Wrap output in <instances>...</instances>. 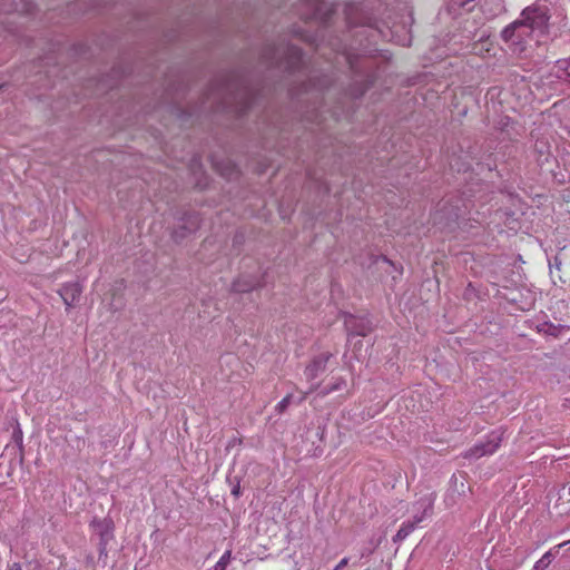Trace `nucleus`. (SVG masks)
Returning <instances> with one entry per match:
<instances>
[{
	"label": "nucleus",
	"instance_id": "nucleus-11",
	"mask_svg": "<svg viewBox=\"0 0 570 570\" xmlns=\"http://www.w3.org/2000/svg\"><path fill=\"white\" fill-rule=\"evenodd\" d=\"M345 327L348 335L366 336L373 331L372 322L366 317L348 315L345 317Z\"/></svg>",
	"mask_w": 570,
	"mask_h": 570
},
{
	"label": "nucleus",
	"instance_id": "nucleus-7",
	"mask_svg": "<svg viewBox=\"0 0 570 570\" xmlns=\"http://www.w3.org/2000/svg\"><path fill=\"white\" fill-rule=\"evenodd\" d=\"M466 205L461 198H448L442 199L438 204V210L434 216V220L441 223L445 222L446 225L450 223H456L465 214Z\"/></svg>",
	"mask_w": 570,
	"mask_h": 570
},
{
	"label": "nucleus",
	"instance_id": "nucleus-16",
	"mask_svg": "<svg viewBox=\"0 0 570 570\" xmlns=\"http://www.w3.org/2000/svg\"><path fill=\"white\" fill-rule=\"evenodd\" d=\"M94 534H110L114 531V521L110 518L94 519L90 523Z\"/></svg>",
	"mask_w": 570,
	"mask_h": 570
},
{
	"label": "nucleus",
	"instance_id": "nucleus-19",
	"mask_svg": "<svg viewBox=\"0 0 570 570\" xmlns=\"http://www.w3.org/2000/svg\"><path fill=\"white\" fill-rule=\"evenodd\" d=\"M556 68L558 69V72H561L558 75V78L570 83V58L557 60Z\"/></svg>",
	"mask_w": 570,
	"mask_h": 570
},
{
	"label": "nucleus",
	"instance_id": "nucleus-13",
	"mask_svg": "<svg viewBox=\"0 0 570 570\" xmlns=\"http://www.w3.org/2000/svg\"><path fill=\"white\" fill-rule=\"evenodd\" d=\"M331 353H322L315 356L312 362L305 367L304 375L308 381L315 380L318 375L325 372Z\"/></svg>",
	"mask_w": 570,
	"mask_h": 570
},
{
	"label": "nucleus",
	"instance_id": "nucleus-24",
	"mask_svg": "<svg viewBox=\"0 0 570 570\" xmlns=\"http://www.w3.org/2000/svg\"><path fill=\"white\" fill-rule=\"evenodd\" d=\"M538 331L539 332H542L544 334H548V335H557V332H558V327L550 323V322H543L542 324H540L538 326Z\"/></svg>",
	"mask_w": 570,
	"mask_h": 570
},
{
	"label": "nucleus",
	"instance_id": "nucleus-5",
	"mask_svg": "<svg viewBox=\"0 0 570 570\" xmlns=\"http://www.w3.org/2000/svg\"><path fill=\"white\" fill-rule=\"evenodd\" d=\"M296 13L305 21L318 20L325 22L330 19L332 9L327 0H299Z\"/></svg>",
	"mask_w": 570,
	"mask_h": 570
},
{
	"label": "nucleus",
	"instance_id": "nucleus-31",
	"mask_svg": "<svg viewBox=\"0 0 570 570\" xmlns=\"http://www.w3.org/2000/svg\"><path fill=\"white\" fill-rule=\"evenodd\" d=\"M347 563H348V559H347V558H345V559H341V561H340L338 566H337V567H336V569H334V570H338V569H341L342 567H346V566H347Z\"/></svg>",
	"mask_w": 570,
	"mask_h": 570
},
{
	"label": "nucleus",
	"instance_id": "nucleus-23",
	"mask_svg": "<svg viewBox=\"0 0 570 570\" xmlns=\"http://www.w3.org/2000/svg\"><path fill=\"white\" fill-rule=\"evenodd\" d=\"M12 440L14 441V443L17 444V446L19 449L20 458L22 460L23 459V434H22V431L19 425L12 432Z\"/></svg>",
	"mask_w": 570,
	"mask_h": 570
},
{
	"label": "nucleus",
	"instance_id": "nucleus-30",
	"mask_svg": "<svg viewBox=\"0 0 570 570\" xmlns=\"http://www.w3.org/2000/svg\"><path fill=\"white\" fill-rule=\"evenodd\" d=\"M244 242V235L242 233H237L233 238L234 246L240 245Z\"/></svg>",
	"mask_w": 570,
	"mask_h": 570
},
{
	"label": "nucleus",
	"instance_id": "nucleus-15",
	"mask_svg": "<svg viewBox=\"0 0 570 570\" xmlns=\"http://www.w3.org/2000/svg\"><path fill=\"white\" fill-rule=\"evenodd\" d=\"M82 287L79 283H67L59 289V295L66 304L67 308L72 307L79 299Z\"/></svg>",
	"mask_w": 570,
	"mask_h": 570
},
{
	"label": "nucleus",
	"instance_id": "nucleus-6",
	"mask_svg": "<svg viewBox=\"0 0 570 570\" xmlns=\"http://www.w3.org/2000/svg\"><path fill=\"white\" fill-rule=\"evenodd\" d=\"M504 430L502 428L491 431L482 441L475 443L464 453L465 459H480L493 454L501 445Z\"/></svg>",
	"mask_w": 570,
	"mask_h": 570
},
{
	"label": "nucleus",
	"instance_id": "nucleus-14",
	"mask_svg": "<svg viewBox=\"0 0 570 570\" xmlns=\"http://www.w3.org/2000/svg\"><path fill=\"white\" fill-rule=\"evenodd\" d=\"M373 78L370 75L362 76L360 79H354L346 89L345 95L351 99H360L372 87Z\"/></svg>",
	"mask_w": 570,
	"mask_h": 570
},
{
	"label": "nucleus",
	"instance_id": "nucleus-22",
	"mask_svg": "<svg viewBox=\"0 0 570 570\" xmlns=\"http://www.w3.org/2000/svg\"><path fill=\"white\" fill-rule=\"evenodd\" d=\"M227 482L230 487V493L235 499H238L242 495L240 490V478L237 475H228Z\"/></svg>",
	"mask_w": 570,
	"mask_h": 570
},
{
	"label": "nucleus",
	"instance_id": "nucleus-12",
	"mask_svg": "<svg viewBox=\"0 0 570 570\" xmlns=\"http://www.w3.org/2000/svg\"><path fill=\"white\" fill-rule=\"evenodd\" d=\"M262 286H264L263 276L244 274L233 282L232 291L235 293H248Z\"/></svg>",
	"mask_w": 570,
	"mask_h": 570
},
{
	"label": "nucleus",
	"instance_id": "nucleus-27",
	"mask_svg": "<svg viewBox=\"0 0 570 570\" xmlns=\"http://www.w3.org/2000/svg\"><path fill=\"white\" fill-rule=\"evenodd\" d=\"M292 399H293V395L292 394H287L284 399H282L277 405H276V411L278 413H283L284 411H286V409L289 406L291 402H292Z\"/></svg>",
	"mask_w": 570,
	"mask_h": 570
},
{
	"label": "nucleus",
	"instance_id": "nucleus-17",
	"mask_svg": "<svg viewBox=\"0 0 570 570\" xmlns=\"http://www.w3.org/2000/svg\"><path fill=\"white\" fill-rule=\"evenodd\" d=\"M534 151L538 154L537 161L539 163V165L542 166V165L549 163L551 153H550V148H549V145L547 141H543V140L535 141Z\"/></svg>",
	"mask_w": 570,
	"mask_h": 570
},
{
	"label": "nucleus",
	"instance_id": "nucleus-26",
	"mask_svg": "<svg viewBox=\"0 0 570 570\" xmlns=\"http://www.w3.org/2000/svg\"><path fill=\"white\" fill-rule=\"evenodd\" d=\"M377 23L379 22H377L376 19H374V18H366L360 24L371 29L372 33H374V32L375 33H380L381 30L379 29V24Z\"/></svg>",
	"mask_w": 570,
	"mask_h": 570
},
{
	"label": "nucleus",
	"instance_id": "nucleus-33",
	"mask_svg": "<svg viewBox=\"0 0 570 570\" xmlns=\"http://www.w3.org/2000/svg\"><path fill=\"white\" fill-rule=\"evenodd\" d=\"M26 10H27V12L31 13L33 10V4L32 3L27 4Z\"/></svg>",
	"mask_w": 570,
	"mask_h": 570
},
{
	"label": "nucleus",
	"instance_id": "nucleus-10",
	"mask_svg": "<svg viewBox=\"0 0 570 570\" xmlns=\"http://www.w3.org/2000/svg\"><path fill=\"white\" fill-rule=\"evenodd\" d=\"M549 266L552 276L554 271H557L559 273V279L563 284L570 285V244L558 250L553 257V262H550Z\"/></svg>",
	"mask_w": 570,
	"mask_h": 570
},
{
	"label": "nucleus",
	"instance_id": "nucleus-28",
	"mask_svg": "<svg viewBox=\"0 0 570 570\" xmlns=\"http://www.w3.org/2000/svg\"><path fill=\"white\" fill-rule=\"evenodd\" d=\"M493 9L491 10V16H498L505 11V7L502 0H492Z\"/></svg>",
	"mask_w": 570,
	"mask_h": 570
},
{
	"label": "nucleus",
	"instance_id": "nucleus-29",
	"mask_svg": "<svg viewBox=\"0 0 570 570\" xmlns=\"http://www.w3.org/2000/svg\"><path fill=\"white\" fill-rule=\"evenodd\" d=\"M320 387L318 384L312 385L307 392H305L297 401V403H302L306 400L307 394L316 391Z\"/></svg>",
	"mask_w": 570,
	"mask_h": 570
},
{
	"label": "nucleus",
	"instance_id": "nucleus-8",
	"mask_svg": "<svg viewBox=\"0 0 570 570\" xmlns=\"http://www.w3.org/2000/svg\"><path fill=\"white\" fill-rule=\"evenodd\" d=\"M331 85V79L326 75L321 77L308 76L307 79L302 80L298 85L292 86L288 89V94L292 99L302 101L303 95H308L312 91L320 92L326 89Z\"/></svg>",
	"mask_w": 570,
	"mask_h": 570
},
{
	"label": "nucleus",
	"instance_id": "nucleus-25",
	"mask_svg": "<svg viewBox=\"0 0 570 570\" xmlns=\"http://www.w3.org/2000/svg\"><path fill=\"white\" fill-rule=\"evenodd\" d=\"M230 557H232V552L228 550L225 551L224 554L222 556V558L218 559V561L215 566V570H225L227 564L230 562Z\"/></svg>",
	"mask_w": 570,
	"mask_h": 570
},
{
	"label": "nucleus",
	"instance_id": "nucleus-4",
	"mask_svg": "<svg viewBox=\"0 0 570 570\" xmlns=\"http://www.w3.org/2000/svg\"><path fill=\"white\" fill-rule=\"evenodd\" d=\"M176 224L171 232V239L179 244L200 227L199 213L195 210H178L175 214Z\"/></svg>",
	"mask_w": 570,
	"mask_h": 570
},
{
	"label": "nucleus",
	"instance_id": "nucleus-32",
	"mask_svg": "<svg viewBox=\"0 0 570 570\" xmlns=\"http://www.w3.org/2000/svg\"><path fill=\"white\" fill-rule=\"evenodd\" d=\"M8 570H21L19 563H12L9 566Z\"/></svg>",
	"mask_w": 570,
	"mask_h": 570
},
{
	"label": "nucleus",
	"instance_id": "nucleus-21",
	"mask_svg": "<svg viewBox=\"0 0 570 570\" xmlns=\"http://www.w3.org/2000/svg\"><path fill=\"white\" fill-rule=\"evenodd\" d=\"M451 169L458 173H468L472 166L470 161L462 160L461 157H454L450 160Z\"/></svg>",
	"mask_w": 570,
	"mask_h": 570
},
{
	"label": "nucleus",
	"instance_id": "nucleus-20",
	"mask_svg": "<svg viewBox=\"0 0 570 570\" xmlns=\"http://www.w3.org/2000/svg\"><path fill=\"white\" fill-rule=\"evenodd\" d=\"M345 386H346V381L343 377H337L333 384L323 386L318 391L317 396L325 397L326 395H328L333 392L341 391Z\"/></svg>",
	"mask_w": 570,
	"mask_h": 570
},
{
	"label": "nucleus",
	"instance_id": "nucleus-3",
	"mask_svg": "<svg viewBox=\"0 0 570 570\" xmlns=\"http://www.w3.org/2000/svg\"><path fill=\"white\" fill-rule=\"evenodd\" d=\"M435 499V492L423 493L413 504L412 518L402 523L396 534H411L420 528V523L431 518Z\"/></svg>",
	"mask_w": 570,
	"mask_h": 570
},
{
	"label": "nucleus",
	"instance_id": "nucleus-18",
	"mask_svg": "<svg viewBox=\"0 0 570 570\" xmlns=\"http://www.w3.org/2000/svg\"><path fill=\"white\" fill-rule=\"evenodd\" d=\"M570 541H567V542H563L557 547L553 548V550L544 553V556L541 557L540 560L537 561V563H534L533 566V570H544L549 567V564L552 563V560L554 559V552H558L560 550V548H562L563 546L568 544Z\"/></svg>",
	"mask_w": 570,
	"mask_h": 570
},
{
	"label": "nucleus",
	"instance_id": "nucleus-2",
	"mask_svg": "<svg viewBox=\"0 0 570 570\" xmlns=\"http://www.w3.org/2000/svg\"><path fill=\"white\" fill-rule=\"evenodd\" d=\"M261 63L268 70L305 75L304 53L301 48L291 43L266 45L261 55Z\"/></svg>",
	"mask_w": 570,
	"mask_h": 570
},
{
	"label": "nucleus",
	"instance_id": "nucleus-9",
	"mask_svg": "<svg viewBox=\"0 0 570 570\" xmlns=\"http://www.w3.org/2000/svg\"><path fill=\"white\" fill-rule=\"evenodd\" d=\"M216 89L222 94H227L235 97L238 95V91L240 90H244L246 96H248L249 94L246 82L240 76L236 73H229L226 77H224L222 81L217 85ZM252 104V98L246 97L244 109L250 108Z\"/></svg>",
	"mask_w": 570,
	"mask_h": 570
},
{
	"label": "nucleus",
	"instance_id": "nucleus-1",
	"mask_svg": "<svg viewBox=\"0 0 570 570\" xmlns=\"http://www.w3.org/2000/svg\"><path fill=\"white\" fill-rule=\"evenodd\" d=\"M549 9L538 3L522 9L518 19L505 26L500 38L513 53H523L533 35L544 36L549 31Z\"/></svg>",
	"mask_w": 570,
	"mask_h": 570
}]
</instances>
